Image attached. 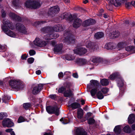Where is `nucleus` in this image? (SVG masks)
Returning a JSON list of instances; mask_svg holds the SVG:
<instances>
[{
	"instance_id": "f257e3e1",
	"label": "nucleus",
	"mask_w": 135,
	"mask_h": 135,
	"mask_svg": "<svg viewBox=\"0 0 135 135\" xmlns=\"http://www.w3.org/2000/svg\"><path fill=\"white\" fill-rule=\"evenodd\" d=\"M3 25H2L1 27L2 30L8 35L12 37H16V35L11 31L9 30V29L11 30L15 28L12 26L11 24L7 20H4L3 21Z\"/></svg>"
},
{
	"instance_id": "f03ea898",
	"label": "nucleus",
	"mask_w": 135,
	"mask_h": 135,
	"mask_svg": "<svg viewBox=\"0 0 135 135\" xmlns=\"http://www.w3.org/2000/svg\"><path fill=\"white\" fill-rule=\"evenodd\" d=\"M40 3L38 2L30 1H27L25 4V6L27 8L36 9L39 8L40 6Z\"/></svg>"
},
{
	"instance_id": "7ed1b4c3",
	"label": "nucleus",
	"mask_w": 135,
	"mask_h": 135,
	"mask_svg": "<svg viewBox=\"0 0 135 135\" xmlns=\"http://www.w3.org/2000/svg\"><path fill=\"white\" fill-rule=\"evenodd\" d=\"M9 84L11 88L17 90L21 88L22 85V83L20 81L16 80H11Z\"/></svg>"
},
{
	"instance_id": "20e7f679",
	"label": "nucleus",
	"mask_w": 135,
	"mask_h": 135,
	"mask_svg": "<svg viewBox=\"0 0 135 135\" xmlns=\"http://www.w3.org/2000/svg\"><path fill=\"white\" fill-rule=\"evenodd\" d=\"M64 36L66 37L64 40V42L67 45L70 44H74L75 42V40L69 33L67 32L64 34Z\"/></svg>"
},
{
	"instance_id": "39448f33",
	"label": "nucleus",
	"mask_w": 135,
	"mask_h": 135,
	"mask_svg": "<svg viewBox=\"0 0 135 135\" xmlns=\"http://www.w3.org/2000/svg\"><path fill=\"white\" fill-rule=\"evenodd\" d=\"M45 30H48L49 34L44 36V38L45 40H49L58 37L59 36L58 35L54 33L53 31H51V28H47Z\"/></svg>"
},
{
	"instance_id": "423d86ee",
	"label": "nucleus",
	"mask_w": 135,
	"mask_h": 135,
	"mask_svg": "<svg viewBox=\"0 0 135 135\" xmlns=\"http://www.w3.org/2000/svg\"><path fill=\"white\" fill-rule=\"evenodd\" d=\"M46 110L47 112L49 114H54L55 115L57 116L59 114V109L56 106L55 107H47Z\"/></svg>"
},
{
	"instance_id": "0eeeda50",
	"label": "nucleus",
	"mask_w": 135,
	"mask_h": 135,
	"mask_svg": "<svg viewBox=\"0 0 135 135\" xmlns=\"http://www.w3.org/2000/svg\"><path fill=\"white\" fill-rule=\"evenodd\" d=\"M109 5L107 6V9L110 10H112V5H114L117 6L120 5L121 4V0H107Z\"/></svg>"
},
{
	"instance_id": "6e6552de",
	"label": "nucleus",
	"mask_w": 135,
	"mask_h": 135,
	"mask_svg": "<svg viewBox=\"0 0 135 135\" xmlns=\"http://www.w3.org/2000/svg\"><path fill=\"white\" fill-rule=\"evenodd\" d=\"M98 85L99 83L97 80H91L90 81V83L87 85V89L88 91H89L92 88L98 87Z\"/></svg>"
},
{
	"instance_id": "1a4fd4ad",
	"label": "nucleus",
	"mask_w": 135,
	"mask_h": 135,
	"mask_svg": "<svg viewBox=\"0 0 135 135\" xmlns=\"http://www.w3.org/2000/svg\"><path fill=\"white\" fill-rule=\"evenodd\" d=\"M16 29L20 32L23 33H26L27 32L26 29L24 25L20 23L16 24Z\"/></svg>"
},
{
	"instance_id": "9d476101",
	"label": "nucleus",
	"mask_w": 135,
	"mask_h": 135,
	"mask_svg": "<svg viewBox=\"0 0 135 135\" xmlns=\"http://www.w3.org/2000/svg\"><path fill=\"white\" fill-rule=\"evenodd\" d=\"M34 44L39 47L45 46L47 44V42L45 41H42L38 38H36L34 41Z\"/></svg>"
},
{
	"instance_id": "9b49d317",
	"label": "nucleus",
	"mask_w": 135,
	"mask_h": 135,
	"mask_svg": "<svg viewBox=\"0 0 135 135\" xmlns=\"http://www.w3.org/2000/svg\"><path fill=\"white\" fill-rule=\"evenodd\" d=\"M60 11V8L58 6H55L51 7L49 10L48 13L49 15L57 14Z\"/></svg>"
},
{
	"instance_id": "f8f14e48",
	"label": "nucleus",
	"mask_w": 135,
	"mask_h": 135,
	"mask_svg": "<svg viewBox=\"0 0 135 135\" xmlns=\"http://www.w3.org/2000/svg\"><path fill=\"white\" fill-rule=\"evenodd\" d=\"M43 85L40 84L34 87L32 90V93L34 94H36L39 93L43 88Z\"/></svg>"
},
{
	"instance_id": "ddd939ff",
	"label": "nucleus",
	"mask_w": 135,
	"mask_h": 135,
	"mask_svg": "<svg viewBox=\"0 0 135 135\" xmlns=\"http://www.w3.org/2000/svg\"><path fill=\"white\" fill-rule=\"evenodd\" d=\"M74 52L80 55H83L87 52V50L84 48L80 47L74 50Z\"/></svg>"
},
{
	"instance_id": "4468645a",
	"label": "nucleus",
	"mask_w": 135,
	"mask_h": 135,
	"mask_svg": "<svg viewBox=\"0 0 135 135\" xmlns=\"http://www.w3.org/2000/svg\"><path fill=\"white\" fill-rule=\"evenodd\" d=\"M2 125L4 127H11L13 126V124L10 119L6 118L3 121Z\"/></svg>"
},
{
	"instance_id": "2eb2a0df",
	"label": "nucleus",
	"mask_w": 135,
	"mask_h": 135,
	"mask_svg": "<svg viewBox=\"0 0 135 135\" xmlns=\"http://www.w3.org/2000/svg\"><path fill=\"white\" fill-rule=\"evenodd\" d=\"M95 22V20L92 19H89L83 22L82 25L86 27L93 25Z\"/></svg>"
},
{
	"instance_id": "dca6fc26",
	"label": "nucleus",
	"mask_w": 135,
	"mask_h": 135,
	"mask_svg": "<svg viewBox=\"0 0 135 135\" xmlns=\"http://www.w3.org/2000/svg\"><path fill=\"white\" fill-rule=\"evenodd\" d=\"M75 135H87L86 132L81 128H78L76 129L75 132Z\"/></svg>"
},
{
	"instance_id": "f3484780",
	"label": "nucleus",
	"mask_w": 135,
	"mask_h": 135,
	"mask_svg": "<svg viewBox=\"0 0 135 135\" xmlns=\"http://www.w3.org/2000/svg\"><path fill=\"white\" fill-rule=\"evenodd\" d=\"M82 21L81 20L77 18L75 20L73 24V27L77 28L79 27L81 25Z\"/></svg>"
},
{
	"instance_id": "a211bd4d",
	"label": "nucleus",
	"mask_w": 135,
	"mask_h": 135,
	"mask_svg": "<svg viewBox=\"0 0 135 135\" xmlns=\"http://www.w3.org/2000/svg\"><path fill=\"white\" fill-rule=\"evenodd\" d=\"M62 47L63 45L61 44L57 45L54 49V52L56 54H57L59 52H61Z\"/></svg>"
},
{
	"instance_id": "6ab92c4d",
	"label": "nucleus",
	"mask_w": 135,
	"mask_h": 135,
	"mask_svg": "<svg viewBox=\"0 0 135 135\" xmlns=\"http://www.w3.org/2000/svg\"><path fill=\"white\" fill-rule=\"evenodd\" d=\"M53 29L54 31L58 32L62 31L64 29V27L62 25H58L54 26Z\"/></svg>"
},
{
	"instance_id": "aec40b11",
	"label": "nucleus",
	"mask_w": 135,
	"mask_h": 135,
	"mask_svg": "<svg viewBox=\"0 0 135 135\" xmlns=\"http://www.w3.org/2000/svg\"><path fill=\"white\" fill-rule=\"evenodd\" d=\"M93 44L89 41H88L86 42V46L87 47L89 48L91 51L94 50L95 46Z\"/></svg>"
},
{
	"instance_id": "412c9836",
	"label": "nucleus",
	"mask_w": 135,
	"mask_h": 135,
	"mask_svg": "<svg viewBox=\"0 0 135 135\" xmlns=\"http://www.w3.org/2000/svg\"><path fill=\"white\" fill-rule=\"evenodd\" d=\"M99 90L98 87L96 88H93L91 90H90L91 95L93 98H95L96 97L95 95L98 93L97 92Z\"/></svg>"
},
{
	"instance_id": "4be33fe9",
	"label": "nucleus",
	"mask_w": 135,
	"mask_h": 135,
	"mask_svg": "<svg viewBox=\"0 0 135 135\" xmlns=\"http://www.w3.org/2000/svg\"><path fill=\"white\" fill-rule=\"evenodd\" d=\"M76 62L80 65H84L88 63V61L85 59H78L76 60Z\"/></svg>"
},
{
	"instance_id": "5701e85b",
	"label": "nucleus",
	"mask_w": 135,
	"mask_h": 135,
	"mask_svg": "<svg viewBox=\"0 0 135 135\" xmlns=\"http://www.w3.org/2000/svg\"><path fill=\"white\" fill-rule=\"evenodd\" d=\"M9 16L10 18L13 20L19 21L21 19V17L12 13H10L9 14Z\"/></svg>"
},
{
	"instance_id": "b1692460",
	"label": "nucleus",
	"mask_w": 135,
	"mask_h": 135,
	"mask_svg": "<svg viewBox=\"0 0 135 135\" xmlns=\"http://www.w3.org/2000/svg\"><path fill=\"white\" fill-rule=\"evenodd\" d=\"M64 94L65 97H70L73 95V91L70 89L65 91Z\"/></svg>"
},
{
	"instance_id": "393cba45",
	"label": "nucleus",
	"mask_w": 135,
	"mask_h": 135,
	"mask_svg": "<svg viewBox=\"0 0 135 135\" xmlns=\"http://www.w3.org/2000/svg\"><path fill=\"white\" fill-rule=\"evenodd\" d=\"M135 120V115L133 114H130L128 118V122L129 124H132Z\"/></svg>"
},
{
	"instance_id": "a878e982",
	"label": "nucleus",
	"mask_w": 135,
	"mask_h": 135,
	"mask_svg": "<svg viewBox=\"0 0 135 135\" xmlns=\"http://www.w3.org/2000/svg\"><path fill=\"white\" fill-rule=\"evenodd\" d=\"M115 44L112 43H109L106 44L105 47L108 49H113L115 48Z\"/></svg>"
},
{
	"instance_id": "bb28decb",
	"label": "nucleus",
	"mask_w": 135,
	"mask_h": 135,
	"mask_svg": "<svg viewBox=\"0 0 135 135\" xmlns=\"http://www.w3.org/2000/svg\"><path fill=\"white\" fill-rule=\"evenodd\" d=\"M126 50L132 53H135V47L132 46H129L126 47Z\"/></svg>"
},
{
	"instance_id": "cd10ccee",
	"label": "nucleus",
	"mask_w": 135,
	"mask_h": 135,
	"mask_svg": "<svg viewBox=\"0 0 135 135\" xmlns=\"http://www.w3.org/2000/svg\"><path fill=\"white\" fill-rule=\"evenodd\" d=\"M122 128L121 126H117L115 127L114 131L116 134H118L120 133Z\"/></svg>"
},
{
	"instance_id": "c85d7f7f",
	"label": "nucleus",
	"mask_w": 135,
	"mask_h": 135,
	"mask_svg": "<svg viewBox=\"0 0 135 135\" xmlns=\"http://www.w3.org/2000/svg\"><path fill=\"white\" fill-rule=\"evenodd\" d=\"M117 83L118 84V86L119 88L122 87L124 84L123 80L121 78H120L119 79H117ZM120 90H121L120 88Z\"/></svg>"
},
{
	"instance_id": "c756f323",
	"label": "nucleus",
	"mask_w": 135,
	"mask_h": 135,
	"mask_svg": "<svg viewBox=\"0 0 135 135\" xmlns=\"http://www.w3.org/2000/svg\"><path fill=\"white\" fill-rule=\"evenodd\" d=\"M104 36L103 33L102 32H99L95 34V37L96 39H99L102 38Z\"/></svg>"
},
{
	"instance_id": "7c9ffc66",
	"label": "nucleus",
	"mask_w": 135,
	"mask_h": 135,
	"mask_svg": "<svg viewBox=\"0 0 135 135\" xmlns=\"http://www.w3.org/2000/svg\"><path fill=\"white\" fill-rule=\"evenodd\" d=\"M83 111L81 109L78 110L77 112V117L79 119H81L83 117Z\"/></svg>"
},
{
	"instance_id": "2f4dec72",
	"label": "nucleus",
	"mask_w": 135,
	"mask_h": 135,
	"mask_svg": "<svg viewBox=\"0 0 135 135\" xmlns=\"http://www.w3.org/2000/svg\"><path fill=\"white\" fill-rule=\"evenodd\" d=\"M109 35L110 36V38H114L118 37L119 36V33L118 31H115L113 32L112 34H110Z\"/></svg>"
},
{
	"instance_id": "473e14b6",
	"label": "nucleus",
	"mask_w": 135,
	"mask_h": 135,
	"mask_svg": "<svg viewBox=\"0 0 135 135\" xmlns=\"http://www.w3.org/2000/svg\"><path fill=\"white\" fill-rule=\"evenodd\" d=\"M101 84L103 86H106L109 84V81L106 79H103L100 80Z\"/></svg>"
},
{
	"instance_id": "72a5a7b5",
	"label": "nucleus",
	"mask_w": 135,
	"mask_h": 135,
	"mask_svg": "<svg viewBox=\"0 0 135 135\" xmlns=\"http://www.w3.org/2000/svg\"><path fill=\"white\" fill-rule=\"evenodd\" d=\"M71 107L72 108L75 109L80 107V104L78 103L74 102L71 104Z\"/></svg>"
},
{
	"instance_id": "f704fd0d",
	"label": "nucleus",
	"mask_w": 135,
	"mask_h": 135,
	"mask_svg": "<svg viewBox=\"0 0 135 135\" xmlns=\"http://www.w3.org/2000/svg\"><path fill=\"white\" fill-rule=\"evenodd\" d=\"M11 99L10 97L7 95H4L2 99L3 101V102L5 103H6L8 100H9Z\"/></svg>"
},
{
	"instance_id": "c9c22d12",
	"label": "nucleus",
	"mask_w": 135,
	"mask_h": 135,
	"mask_svg": "<svg viewBox=\"0 0 135 135\" xmlns=\"http://www.w3.org/2000/svg\"><path fill=\"white\" fill-rule=\"evenodd\" d=\"M124 131L126 133H129L131 132V129L130 127L128 126H125L123 128Z\"/></svg>"
},
{
	"instance_id": "e433bc0d",
	"label": "nucleus",
	"mask_w": 135,
	"mask_h": 135,
	"mask_svg": "<svg viewBox=\"0 0 135 135\" xmlns=\"http://www.w3.org/2000/svg\"><path fill=\"white\" fill-rule=\"evenodd\" d=\"M119 74L117 73L113 74L110 75L109 78L111 80H113L119 76Z\"/></svg>"
},
{
	"instance_id": "4c0bfd02",
	"label": "nucleus",
	"mask_w": 135,
	"mask_h": 135,
	"mask_svg": "<svg viewBox=\"0 0 135 135\" xmlns=\"http://www.w3.org/2000/svg\"><path fill=\"white\" fill-rule=\"evenodd\" d=\"M97 98L99 99H101L104 98L103 94L100 91H98L97 94Z\"/></svg>"
},
{
	"instance_id": "58836bf2",
	"label": "nucleus",
	"mask_w": 135,
	"mask_h": 135,
	"mask_svg": "<svg viewBox=\"0 0 135 135\" xmlns=\"http://www.w3.org/2000/svg\"><path fill=\"white\" fill-rule=\"evenodd\" d=\"M31 106V104L29 103H26L23 104V107L25 109H27Z\"/></svg>"
},
{
	"instance_id": "ea45409f",
	"label": "nucleus",
	"mask_w": 135,
	"mask_h": 135,
	"mask_svg": "<svg viewBox=\"0 0 135 135\" xmlns=\"http://www.w3.org/2000/svg\"><path fill=\"white\" fill-rule=\"evenodd\" d=\"M65 59L68 60H71L74 59V57L71 55H66L65 56Z\"/></svg>"
},
{
	"instance_id": "a19ab883",
	"label": "nucleus",
	"mask_w": 135,
	"mask_h": 135,
	"mask_svg": "<svg viewBox=\"0 0 135 135\" xmlns=\"http://www.w3.org/2000/svg\"><path fill=\"white\" fill-rule=\"evenodd\" d=\"M60 121L64 124H66L69 123L68 119L65 118H62L60 119Z\"/></svg>"
},
{
	"instance_id": "79ce46f5",
	"label": "nucleus",
	"mask_w": 135,
	"mask_h": 135,
	"mask_svg": "<svg viewBox=\"0 0 135 135\" xmlns=\"http://www.w3.org/2000/svg\"><path fill=\"white\" fill-rule=\"evenodd\" d=\"M94 63H97L98 62V59L96 57H93L90 59Z\"/></svg>"
},
{
	"instance_id": "37998d69",
	"label": "nucleus",
	"mask_w": 135,
	"mask_h": 135,
	"mask_svg": "<svg viewBox=\"0 0 135 135\" xmlns=\"http://www.w3.org/2000/svg\"><path fill=\"white\" fill-rule=\"evenodd\" d=\"M69 17L68 14L67 13H65L63 14L61 16V17L62 19H67Z\"/></svg>"
},
{
	"instance_id": "c03bdc74",
	"label": "nucleus",
	"mask_w": 135,
	"mask_h": 135,
	"mask_svg": "<svg viewBox=\"0 0 135 135\" xmlns=\"http://www.w3.org/2000/svg\"><path fill=\"white\" fill-rule=\"evenodd\" d=\"M95 122V120L93 118H90L88 120V123L89 124H94Z\"/></svg>"
},
{
	"instance_id": "a18cd8bd",
	"label": "nucleus",
	"mask_w": 135,
	"mask_h": 135,
	"mask_svg": "<svg viewBox=\"0 0 135 135\" xmlns=\"http://www.w3.org/2000/svg\"><path fill=\"white\" fill-rule=\"evenodd\" d=\"M34 59L32 57H30L27 60L29 64H32L34 62Z\"/></svg>"
},
{
	"instance_id": "49530a36",
	"label": "nucleus",
	"mask_w": 135,
	"mask_h": 135,
	"mask_svg": "<svg viewBox=\"0 0 135 135\" xmlns=\"http://www.w3.org/2000/svg\"><path fill=\"white\" fill-rule=\"evenodd\" d=\"M7 115L6 113H0V119H2Z\"/></svg>"
},
{
	"instance_id": "de8ad7c7",
	"label": "nucleus",
	"mask_w": 135,
	"mask_h": 135,
	"mask_svg": "<svg viewBox=\"0 0 135 135\" xmlns=\"http://www.w3.org/2000/svg\"><path fill=\"white\" fill-rule=\"evenodd\" d=\"M104 93H106L109 91V89L106 88H103L101 90Z\"/></svg>"
},
{
	"instance_id": "09e8293b",
	"label": "nucleus",
	"mask_w": 135,
	"mask_h": 135,
	"mask_svg": "<svg viewBox=\"0 0 135 135\" xmlns=\"http://www.w3.org/2000/svg\"><path fill=\"white\" fill-rule=\"evenodd\" d=\"M125 6L127 9H129L131 8V4L130 3L127 2L125 3Z\"/></svg>"
},
{
	"instance_id": "8fccbe9b",
	"label": "nucleus",
	"mask_w": 135,
	"mask_h": 135,
	"mask_svg": "<svg viewBox=\"0 0 135 135\" xmlns=\"http://www.w3.org/2000/svg\"><path fill=\"white\" fill-rule=\"evenodd\" d=\"M65 90V88L62 87L59 89L58 90V92L59 93H62Z\"/></svg>"
},
{
	"instance_id": "3c124183",
	"label": "nucleus",
	"mask_w": 135,
	"mask_h": 135,
	"mask_svg": "<svg viewBox=\"0 0 135 135\" xmlns=\"http://www.w3.org/2000/svg\"><path fill=\"white\" fill-rule=\"evenodd\" d=\"M24 121V119L22 117H20L19 118L18 120V123H20Z\"/></svg>"
},
{
	"instance_id": "603ef678",
	"label": "nucleus",
	"mask_w": 135,
	"mask_h": 135,
	"mask_svg": "<svg viewBox=\"0 0 135 135\" xmlns=\"http://www.w3.org/2000/svg\"><path fill=\"white\" fill-rule=\"evenodd\" d=\"M29 53L30 55L32 56L35 54V52L33 50H30L29 51Z\"/></svg>"
},
{
	"instance_id": "864d4df0",
	"label": "nucleus",
	"mask_w": 135,
	"mask_h": 135,
	"mask_svg": "<svg viewBox=\"0 0 135 135\" xmlns=\"http://www.w3.org/2000/svg\"><path fill=\"white\" fill-rule=\"evenodd\" d=\"M49 97L52 99H54L56 98V96L55 95H51L49 96Z\"/></svg>"
},
{
	"instance_id": "5fc2aeb1",
	"label": "nucleus",
	"mask_w": 135,
	"mask_h": 135,
	"mask_svg": "<svg viewBox=\"0 0 135 135\" xmlns=\"http://www.w3.org/2000/svg\"><path fill=\"white\" fill-rule=\"evenodd\" d=\"M27 56L26 54H24L22 55L21 56V59H22L24 60L26 59L27 57Z\"/></svg>"
},
{
	"instance_id": "6e6d98bb",
	"label": "nucleus",
	"mask_w": 135,
	"mask_h": 135,
	"mask_svg": "<svg viewBox=\"0 0 135 135\" xmlns=\"http://www.w3.org/2000/svg\"><path fill=\"white\" fill-rule=\"evenodd\" d=\"M1 13L2 17H5L6 16V14L4 10H2L1 11Z\"/></svg>"
},
{
	"instance_id": "4d7b16f0",
	"label": "nucleus",
	"mask_w": 135,
	"mask_h": 135,
	"mask_svg": "<svg viewBox=\"0 0 135 135\" xmlns=\"http://www.w3.org/2000/svg\"><path fill=\"white\" fill-rule=\"evenodd\" d=\"M63 76V74L62 72L58 74V76H59V78H60L62 77Z\"/></svg>"
},
{
	"instance_id": "13d9d810",
	"label": "nucleus",
	"mask_w": 135,
	"mask_h": 135,
	"mask_svg": "<svg viewBox=\"0 0 135 135\" xmlns=\"http://www.w3.org/2000/svg\"><path fill=\"white\" fill-rule=\"evenodd\" d=\"M13 129L11 128H9L6 130V131L7 132H11L12 131Z\"/></svg>"
},
{
	"instance_id": "bf43d9fd",
	"label": "nucleus",
	"mask_w": 135,
	"mask_h": 135,
	"mask_svg": "<svg viewBox=\"0 0 135 135\" xmlns=\"http://www.w3.org/2000/svg\"><path fill=\"white\" fill-rule=\"evenodd\" d=\"M73 77L75 78H77L78 77V75L77 73H75L73 74Z\"/></svg>"
},
{
	"instance_id": "052dcab7",
	"label": "nucleus",
	"mask_w": 135,
	"mask_h": 135,
	"mask_svg": "<svg viewBox=\"0 0 135 135\" xmlns=\"http://www.w3.org/2000/svg\"><path fill=\"white\" fill-rule=\"evenodd\" d=\"M36 73L37 74L39 75L41 74V72L40 70H38L36 71Z\"/></svg>"
},
{
	"instance_id": "680f3d73",
	"label": "nucleus",
	"mask_w": 135,
	"mask_h": 135,
	"mask_svg": "<svg viewBox=\"0 0 135 135\" xmlns=\"http://www.w3.org/2000/svg\"><path fill=\"white\" fill-rule=\"evenodd\" d=\"M70 74V72L68 71H66L64 73V75H69Z\"/></svg>"
},
{
	"instance_id": "e2e57ef3",
	"label": "nucleus",
	"mask_w": 135,
	"mask_h": 135,
	"mask_svg": "<svg viewBox=\"0 0 135 135\" xmlns=\"http://www.w3.org/2000/svg\"><path fill=\"white\" fill-rule=\"evenodd\" d=\"M51 44L52 46H54L55 45V42L54 40H52L51 42Z\"/></svg>"
},
{
	"instance_id": "0e129e2a",
	"label": "nucleus",
	"mask_w": 135,
	"mask_h": 135,
	"mask_svg": "<svg viewBox=\"0 0 135 135\" xmlns=\"http://www.w3.org/2000/svg\"><path fill=\"white\" fill-rule=\"evenodd\" d=\"M92 113H88L86 115L88 117H90L92 115Z\"/></svg>"
},
{
	"instance_id": "69168bd1",
	"label": "nucleus",
	"mask_w": 135,
	"mask_h": 135,
	"mask_svg": "<svg viewBox=\"0 0 135 135\" xmlns=\"http://www.w3.org/2000/svg\"><path fill=\"white\" fill-rule=\"evenodd\" d=\"M103 11H104V10L102 9L100 10V14L99 15V16H102V13L103 12Z\"/></svg>"
},
{
	"instance_id": "338daca9",
	"label": "nucleus",
	"mask_w": 135,
	"mask_h": 135,
	"mask_svg": "<svg viewBox=\"0 0 135 135\" xmlns=\"http://www.w3.org/2000/svg\"><path fill=\"white\" fill-rule=\"evenodd\" d=\"M17 2L16 1H15L14 0H13L12 2V4H13V5L15 6H16V2Z\"/></svg>"
},
{
	"instance_id": "774afa93",
	"label": "nucleus",
	"mask_w": 135,
	"mask_h": 135,
	"mask_svg": "<svg viewBox=\"0 0 135 135\" xmlns=\"http://www.w3.org/2000/svg\"><path fill=\"white\" fill-rule=\"evenodd\" d=\"M131 5H132L134 7H135V1H132L131 2Z\"/></svg>"
}]
</instances>
